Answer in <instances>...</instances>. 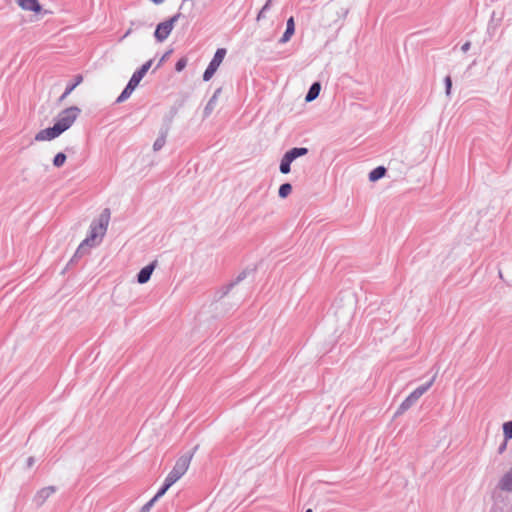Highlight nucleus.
Returning <instances> with one entry per match:
<instances>
[{
	"mask_svg": "<svg viewBox=\"0 0 512 512\" xmlns=\"http://www.w3.org/2000/svg\"><path fill=\"white\" fill-rule=\"evenodd\" d=\"M110 220V210L104 209L99 217L90 225L89 235L80 243L76 256H82L92 247L97 246L102 241Z\"/></svg>",
	"mask_w": 512,
	"mask_h": 512,
	"instance_id": "1",
	"label": "nucleus"
},
{
	"mask_svg": "<svg viewBox=\"0 0 512 512\" xmlns=\"http://www.w3.org/2000/svg\"><path fill=\"white\" fill-rule=\"evenodd\" d=\"M79 114H80V109L75 106H72V107H69V108L63 110L57 116V119H56L54 125L52 127H49V128H46V129L40 131L36 135L35 139L43 141V140H52V139L58 137L59 135H61L63 132L68 130L73 125V123L75 122V120L77 119Z\"/></svg>",
	"mask_w": 512,
	"mask_h": 512,
	"instance_id": "2",
	"label": "nucleus"
},
{
	"mask_svg": "<svg viewBox=\"0 0 512 512\" xmlns=\"http://www.w3.org/2000/svg\"><path fill=\"white\" fill-rule=\"evenodd\" d=\"M192 457V453L180 456L166 479L172 484L176 483L188 470Z\"/></svg>",
	"mask_w": 512,
	"mask_h": 512,
	"instance_id": "3",
	"label": "nucleus"
},
{
	"mask_svg": "<svg viewBox=\"0 0 512 512\" xmlns=\"http://www.w3.org/2000/svg\"><path fill=\"white\" fill-rule=\"evenodd\" d=\"M434 380L435 376H433L429 382L419 386L412 393H410V395L400 404L396 412V415H400L409 408H411L419 400V398L432 386Z\"/></svg>",
	"mask_w": 512,
	"mask_h": 512,
	"instance_id": "4",
	"label": "nucleus"
},
{
	"mask_svg": "<svg viewBox=\"0 0 512 512\" xmlns=\"http://www.w3.org/2000/svg\"><path fill=\"white\" fill-rule=\"evenodd\" d=\"M308 153L305 147H295L288 150L282 157L279 170L282 174H288L291 171V163L298 157L304 156Z\"/></svg>",
	"mask_w": 512,
	"mask_h": 512,
	"instance_id": "5",
	"label": "nucleus"
},
{
	"mask_svg": "<svg viewBox=\"0 0 512 512\" xmlns=\"http://www.w3.org/2000/svg\"><path fill=\"white\" fill-rule=\"evenodd\" d=\"M180 16L181 14L177 13L170 19L163 21L157 25L154 32V37L158 42H163L169 37L175 26V23L178 21Z\"/></svg>",
	"mask_w": 512,
	"mask_h": 512,
	"instance_id": "6",
	"label": "nucleus"
},
{
	"mask_svg": "<svg viewBox=\"0 0 512 512\" xmlns=\"http://www.w3.org/2000/svg\"><path fill=\"white\" fill-rule=\"evenodd\" d=\"M323 14L326 17L324 21L330 24L331 22H337L339 19L345 18L348 14V9L331 4L324 7Z\"/></svg>",
	"mask_w": 512,
	"mask_h": 512,
	"instance_id": "7",
	"label": "nucleus"
},
{
	"mask_svg": "<svg viewBox=\"0 0 512 512\" xmlns=\"http://www.w3.org/2000/svg\"><path fill=\"white\" fill-rule=\"evenodd\" d=\"M225 54H226V50L223 48H220L216 51L213 59L210 61L208 67L206 68V70L203 74L204 81H209L212 78V76L215 74L218 67L222 63V61L225 57Z\"/></svg>",
	"mask_w": 512,
	"mask_h": 512,
	"instance_id": "8",
	"label": "nucleus"
},
{
	"mask_svg": "<svg viewBox=\"0 0 512 512\" xmlns=\"http://www.w3.org/2000/svg\"><path fill=\"white\" fill-rule=\"evenodd\" d=\"M155 266L156 262H152L151 264L143 267L137 274L138 283L145 284L146 282H148L155 269Z\"/></svg>",
	"mask_w": 512,
	"mask_h": 512,
	"instance_id": "9",
	"label": "nucleus"
},
{
	"mask_svg": "<svg viewBox=\"0 0 512 512\" xmlns=\"http://www.w3.org/2000/svg\"><path fill=\"white\" fill-rule=\"evenodd\" d=\"M54 492H55L54 486L45 487L37 492L36 497H34V502L36 501V504L38 506H41L44 504L46 499L49 498Z\"/></svg>",
	"mask_w": 512,
	"mask_h": 512,
	"instance_id": "10",
	"label": "nucleus"
},
{
	"mask_svg": "<svg viewBox=\"0 0 512 512\" xmlns=\"http://www.w3.org/2000/svg\"><path fill=\"white\" fill-rule=\"evenodd\" d=\"M499 488L507 492L512 491V468L500 479Z\"/></svg>",
	"mask_w": 512,
	"mask_h": 512,
	"instance_id": "11",
	"label": "nucleus"
},
{
	"mask_svg": "<svg viewBox=\"0 0 512 512\" xmlns=\"http://www.w3.org/2000/svg\"><path fill=\"white\" fill-rule=\"evenodd\" d=\"M295 32V24L293 17H290L286 23V30L280 39V43H286L290 40Z\"/></svg>",
	"mask_w": 512,
	"mask_h": 512,
	"instance_id": "12",
	"label": "nucleus"
},
{
	"mask_svg": "<svg viewBox=\"0 0 512 512\" xmlns=\"http://www.w3.org/2000/svg\"><path fill=\"white\" fill-rule=\"evenodd\" d=\"M136 88H137V85H135L129 81L128 84L126 85V87L124 88V90L118 96L116 102L122 103V102L126 101L131 96V94L134 92V90Z\"/></svg>",
	"mask_w": 512,
	"mask_h": 512,
	"instance_id": "13",
	"label": "nucleus"
},
{
	"mask_svg": "<svg viewBox=\"0 0 512 512\" xmlns=\"http://www.w3.org/2000/svg\"><path fill=\"white\" fill-rule=\"evenodd\" d=\"M320 90H321L320 83L319 82H314L310 86V88H309V90H308V92H307V94L305 96V101L306 102H312L313 100H315L319 96Z\"/></svg>",
	"mask_w": 512,
	"mask_h": 512,
	"instance_id": "14",
	"label": "nucleus"
},
{
	"mask_svg": "<svg viewBox=\"0 0 512 512\" xmlns=\"http://www.w3.org/2000/svg\"><path fill=\"white\" fill-rule=\"evenodd\" d=\"M220 93H221V88H218L215 90L213 96L210 98L207 105L205 106V109H204L205 116L210 115L212 113V111L214 110Z\"/></svg>",
	"mask_w": 512,
	"mask_h": 512,
	"instance_id": "15",
	"label": "nucleus"
},
{
	"mask_svg": "<svg viewBox=\"0 0 512 512\" xmlns=\"http://www.w3.org/2000/svg\"><path fill=\"white\" fill-rule=\"evenodd\" d=\"M385 173L386 168L383 166H378L369 173V180L375 182L384 177Z\"/></svg>",
	"mask_w": 512,
	"mask_h": 512,
	"instance_id": "16",
	"label": "nucleus"
},
{
	"mask_svg": "<svg viewBox=\"0 0 512 512\" xmlns=\"http://www.w3.org/2000/svg\"><path fill=\"white\" fill-rule=\"evenodd\" d=\"M246 277V273L245 272H242L241 274L238 275V277L236 278V280L232 283H230L229 285L223 287V289L220 291L221 295L219 296V299L224 297L225 295H227L229 293V291L237 284L239 283L240 281H242L244 278Z\"/></svg>",
	"mask_w": 512,
	"mask_h": 512,
	"instance_id": "17",
	"label": "nucleus"
},
{
	"mask_svg": "<svg viewBox=\"0 0 512 512\" xmlns=\"http://www.w3.org/2000/svg\"><path fill=\"white\" fill-rule=\"evenodd\" d=\"M83 81V77L81 75H77L75 77V81L69 85H67L61 99L66 98L81 82Z\"/></svg>",
	"mask_w": 512,
	"mask_h": 512,
	"instance_id": "18",
	"label": "nucleus"
},
{
	"mask_svg": "<svg viewBox=\"0 0 512 512\" xmlns=\"http://www.w3.org/2000/svg\"><path fill=\"white\" fill-rule=\"evenodd\" d=\"M51 12L48 10H43L40 3L37 0H34V21L39 20L46 14H50Z\"/></svg>",
	"mask_w": 512,
	"mask_h": 512,
	"instance_id": "19",
	"label": "nucleus"
},
{
	"mask_svg": "<svg viewBox=\"0 0 512 512\" xmlns=\"http://www.w3.org/2000/svg\"><path fill=\"white\" fill-rule=\"evenodd\" d=\"M292 191V185L290 183H284L279 187V197L286 198Z\"/></svg>",
	"mask_w": 512,
	"mask_h": 512,
	"instance_id": "20",
	"label": "nucleus"
},
{
	"mask_svg": "<svg viewBox=\"0 0 512 512\" xmlns=\"http://www.w3.org/2000/svg\"><path fill=\"white\" fill-rule=\"evenodd\" d=\"M173 484L170 483L166 478H165V481H164V484L163 486L161 487V489L156 493V495L152 498L153 500L157 501L160 497H162L166 491L172 486Z\"/></svg>",
	"mask_w": 512,
	"mask_h": 512,
	"instance_id": "21",
	"label": "nucleus"
},
{
	"mask_svg": "<svg viewBox=\"0 0 512 512\" xmlns=\"http://www.w3.org/2000/svg\"><path fill=\"white\" fill-rule=\"evenodd\" d=\"M166 143V136L165 134H162L160 135L155 141H154V144H153V150L154 151H159L160 149H162V147L165 145Z\"/></svg>",
	"mask_w": 512,
	"mask_h": 512,
	"instance_id": "22",
	"label": "nucleus"
},
{
	"mask_svg": "<svg viewBox=\"0 0 512 512\" xmlns=\"http://www.w3.org/2000/svg\"><path fill=\"white\" fill-rule=\"evenodd\" d=\"M66 161V155L62 152L55 155L53 159V165L55 167H61Z\"/></svg>",
	"mask_w": 512,
	"mask_h": 512,
	"instance_id": "23",
	"label": "nucleus"
},
{
	"mask_svg": "<svg viewBox=\"0 0 512 512\" xmlns=\"http://www.w3.org/2000/svg\"><path fill=\"white\" fill-rule=\"evenodd\" d=\"M144 76V73L138 69L133 73L129 81L138 86Z\"/></svg>",
	"mask_w": 512,
	"mask_h": 512,
	"instance_id": "24",
	"label": "nucleus"
},
{
	"mask_svg": "<svg viewBox=\"0 0 512 512\" xmlns=\"http://www.w3.org/2000/svg\"><path fill=\"white\" fill-rule=\"evenodd\" d=\"M503 432L506 439L512 438V421L503 424Z\"/></svg>",
	"mask_w": 512,
	"mask_h": 512,
	"instance_id": "25",
	"label": "nucleus"
},
{
	"mask_svg": "<svg viewBox=\"0 0 512 512\" xmlns=\"http://www.w3.org/2000/svg\"><path fill=\"white\" fill-rule=\"evenodd\" d=\"M16 3L22 9L32 11V0H16Z\"/></svg>",
	"mask_w": 512,
	"mask_h": 512,
	"instance_id": "26",
	"label": "nucleus"
},
{
	"mask_svg": "<svg viewBox=\"0 0 512 512\" xmlns=\"http://www.w3.org/2000/svg\"><path fill=\"white\" fill-rule=\"evenodd\" d=\"M444 83H445V94H446V96L449 97L451 95V88H452L451 77L450 76H446L445 79H444Z\"/></svg>",
	"mask_w": 512,
	"mask_h": 512,
	"instance_id": "27",
	"label": "nucleus"
},
{
	"mask_svg": "<svg viewBox=\"0 0 512 512\" xmlns=\"http://www.w3.org/2000/svg\"><path fill=\"white\" fill-rule=\"evenodd\" d=\"M186 64H187L186 59L182 58V59L178 60L175 65L176 71H178V72L182 71L186 67Z\"/></svg>",
	"mask_w": 512,
	"mask_h": 512,
	"instance_id": "28",
	"label": "nucleus"
},
{
	"mask_svg": "<svg viewBox=\"0 0 512 512\" xmlns=\"http://www.w3.org/2000/svg\"><path fill=\"white\" fill-rule=\"evenodd\" d=\"M152 63H153V60L150 59L148 60L147 62H145L140 68L139 70L142 71L144 73V75H146V73L148 72V70L151 68L152 66Z\"/></svg>",
	"mask_w": 512,
	"mask_h": 512,
	"instance_id": "29",
	"label": "nucleus"
},
{
	"mask_svg": "<svg viewBox=\"0 0 512 512\" xmlns=\"http://www.w3.org/2000/svg\"><path fill=\"white\" fill-rule=\"evenodd\" d=\"M156 501L151 499L150 501H148L141 509L139 512H149L151 507L154 505Z\"/></svg>",
	"mask_w": 512,
	"mask_h": 512,
	"instance_id": "30",
	"label": "nucleus"
},
{
	"mask_svg": "<svg viewBox=\"0 0 512 512\" xmlns=\"http://www.w3.org/2000/svg\"><path fill=\"white\" fill-rule=\"evenodd\" d=\"M470 46H471V43H470V42H465V43L461 46V50H462V52L466 53V52L470 49Z\"/></svg>",
	"mask_w": 512,
	"mask_h": 512,
	"instance_id": "31",
	"label": "nucleus"
},
{
	"mask_svg": "<svg viewBox=\"0 0 512 512\" xmlns=\"http://www.w3.org/2000/svg\"><path fill=\"white\" fill-rule=\"evenodd\" d=\"M271 4H272V0H267V2L265 3V5L262 7V9H261V10H262L263 12L268 11V10H269V8H270V6H271Z\"/></svg>",
	"mask_w": 512,
	"mask_h": 512,
	"instance_id": "32",
	"label": "nucleus"
},
{
	"mask_svg": "<svg viewBox=\"0 0 512 512\" xmlns=\"http://www.w3.org/2000/svg\"><path fill=\"white\" fill-rule=\"evenodd\" d=\"M506 447H507V443H506V441H504V442L499 446V448H498V453H499V454H502V453L505 451Z\"/></svg>",
	"mask_w": 512,
	"mask_h": 512,
	"instance_id": "33",
	"label": "nucleus"
},
{
	"mask_svg": "<svg viewBox=\"0 0 512 512\" xmlns=\"http://www.w3.org/2000/svg\"><path fill=\"white\" fill-rule=\"evenodd\" d=\"M265 17V12H263L262 10H260V12L258 13V16H257V20H260L262 18Z\"/></svg>",
	"mask_w": 512,
	"mask_h": 512,
	"instance_id": "34",
	"label": "nucleus"
},
{
	"mask_svg": "<svg viewBox=\"0 0 512 512\" xmlns=\"http://www.w3.org/2000/svg\"><path fill=\"white\" fill-rule=\"evenodd\" d=\"M167 54H165L159 61L158 65L156 68L160 67L162 65V63L164 62L165 58H166Z\"/></svg>",
	"mask_w": 512,
	"mask_h": 512,
	"instance_id": "35",
	"label": "nucleus"
},
{
	"mask_svg": "<svg viewBox=\"0 0 512 512\" xmlns=\"http://www.w3.org/2000/svg\"><path fill=\"white\" fill-rule=\"evenodd\" d=\"M26 462H27V466L31 467L32 466V456L28 457Z\"/></svg>",
	"mask_w": 512,
	"mask_h": 512,
	"instance_id": "36",
	"label": "nucleus"
},
{
	"mask_svg": "<svg viewBox=\"0 0 512 512\" xmlns=\"http://www.w3.org/2000/svg\"><path fill=\"white\" fill-rule=\"evenodd\" d=\"M151 1L154 4L159 5V4H162L165 0H151Z\"/></svg>",
	"mask_w": 512,
	"mask_h": 512,
	"instance_id": "37",
	"label": "nucleus"
},
{
	"mask_svg": "<svg viewBox=\"0 0 512 512\" xmlns=\"http://www.w3.org/2000/svg\"><path fill=\"white\" fill-rule=\"evenodd\" d=\"M131 29H128V31L124 34L123 38L127 37L131 33Z\"/></svg>",
	"mask_w": 512,
	"mask_h": 512,
	"instance_id": "38",
	"label": "nucleus"
},
{
	"mask_svg": "<svg viewBox=\"0 0 512 512\" xmlns=\"http://www.w3.org/2000/svg\"><path fill=\"white\" fill-rule=\"evenodd\" d=\"M305 512H312V509H307Z\"/></svg>",
	"mask_w": 512,
	"mask_h": 512,
	"instance_id": "39",
	"label": "nucleus"
}]
</instances>
